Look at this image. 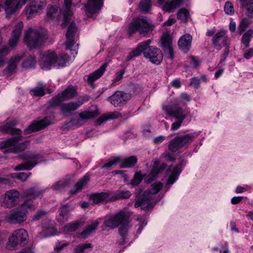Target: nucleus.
<instances>
[{
  "label": "nucleus",
  "mask_w": 253,
  "mask_h": 253,
  "mask_svg": "<svg viewBox=\"0 0 253 253\" xmlns=\"http://www.w3.org/2000/svg\"><path fill=\"white\" fill-rule=\"evenodd\" d=\"M16 125L14 122L9 121L4 125L0 126V131L4 133H10L16 136L12 137L5 140L0 141V149H3L13 146L19 141L22 140V130L17 128L13 127Z\"/></svg>",
  "instance_id": "20e7f679"
},
{
  "label": "nucleus",
  "mask_w": 253,
  "mask_h": 253,
  "mask_svg": "<svg viewBox=\"0 0 253 253\" xmlns=\"http://www.w3.org/2000/svg\"><path fill=\"white\" fill-rule=\"evenodd\" d=\"M151 42V40L149 39L139 43L134 49L129 53L126 57V60L129 61L133 57L140 56L144 50L148 49L151 46H150Z\"/></svg>",
  "instance_id": "412c9836"
},
{
  "label": "nucleus",
  "mask_w": 253,
  "mask_h": 253,
  "mask_svg": "<svg viewBox=\"0 0 253 253\" xmlns=\"http://www.w3.org/2000/svg\"><path fill=\"white\" fill-rule=\"evenodd\" d=\"M145 177L142 174L140 171H137L135 173L133 178L130 181V184L132 187H135L141 182L143 178H145Z\"/></svg>",
  "instance_id": "603ef678"
},
{
  "label": "nucleus",
  "mask_w": 253,
  "mask_h": 253,
  "mask_svg": "<svg viewBox=\"0 0 253 253\" xmlns=\"http://www.w3.org/2000/svg\"><path fill=\"white\" fill-rule=\"evenodd\" d=\"M151 0H141L138 5L139 11L143 13H148L151 10Z\"/></svg>",
  "instance_id": "ea45409f"
},
{
  "label": "nucleus",
  "mask_w": 253,
  "mask_h": 253,
  "mask_svg": "<svg viewBox=\"0 0 253 253\" xmlns=\"http://www.w3.org/2000/svg\"><path fill=\"white\" fill-rule=\"evenodd\" d=\"M23 24L22 22H18L14 27L11 37L9 40V45L11 48L14 47L19 41L21 35Z\"/></svg>",
  "instance_id": "a878e982"
},
{
  "label": "nucleus",
  "mask_w": 253,
  "mask_h": 253,
  "mask_svg": "<svg viewBox=\"0 0 253 253\" xmlns=\"http://www.w3.org/2000/svg\"><path fill=\"white\" fill-rule=\"evenodd\" d=\"M111 193V202H114L119 200L128 199L131 195V192L128 190L118 191L116 193L110 191Z\"/></svg>",
  "instance_id": "72a5a7b5"
},
{
  "label": "nucleus",
  "mask_w": 253,
  "mask_h": 253,
  "mask_svg": "<svg viewBox=\"0 0 253 253\" xmlns=\"http://www.w3.org/2000/svg\"><path fill=\"white\" fill-rule=\"evenodd\" d=\"M35 209L30 200H27L20 206L11 210L5 216V220L10 224H20L27 219L28 209L34 211Z\"/></svg>",
  "instance_id": "7ed1b4c3"
},
{
  "label": "nucleus",
  "mask_w": 253,
  "mask_h": 253,
  "mask_svg": "<svg viewBox=\"0 0 253 253\" xmlns=\"http://www.w3.org/2000/svg\"><path fill=\"white\" fill-rule=\"evenodd\" d=\"M103 4V0H88L85 5L86 10L88 12L87 16L91 17L93 14L98 13Z\"/></svg>",
  "instance_id": "393cba45"
},
{
  "label": "nucleus",
  "mask_w": 253,
  "mask_h": 253,
  "mask_svg": "<svg viewBox=\"0 0 253 253\" xmlns=\"http://www.w3.org/2000/svg\"><path fill=\"white\" fill-rule=\"evenodd\" d=\"M69 185V182L67 180L59 181L53 185L51 188L54 190H60Z\"/></svg>",
  "instance_id": "bf43d9fd"
},
{
  "label": "nucleus",
  "mask_w": 253,
  "mask_h": 253,
  "mask_svg": "<svg viewBox=\"0 0 253 253\" xmlns=\"http://www.w3.org/2000/svg\"><path fill=\"white\" fill-rule=\"evenodd\" d=\"M47 213L45 211L42 210H38L33 216V220L35 221L39 220L46 215Z\"/></svg>",
  "instance_id": "0e129e2a"
},
{
  "label": "nucleus",
  "mask_w": 253,
  "mask_h": 253,
  "mask_svg": "<svg viewBox=\"0 0 253 253\" xmlns=\"http://www.w3.org/2000/svg\"><path fill=\"white\" fill-rule=\"evenodd\" d=\"M2 2L3 8L7 15L14 14L21 8L18 0H0Z\"/></svg>",
  "instance_id": "b1692460"
},
{
  "label": "nucleus",
  "mask_w": 253,
  "mask_h": 253,
  "mask_svg": "<svg viewBox=\"0 0 253 253\" xmlns=\"http://www.w3.org/2000/svg\"><path fill=\"white\" fill-rule=\"evenodd\" d=\"M10 51L9 49L7 46L3 47L0 49V58L4 59L5 57L7 55Z\"/></svg>",
  "instance_id": "774afa93"
},
{
  "label": "nucleus",
  "mask_w": 253,
  "mask_h": 253,
  "mask_svg": "<svg viewBox=\"0 0 253 253\" xmlns=\"http://www.w3.org/2000/svg\"><path fill=\"white\" fill-rule=\"evenodd\" d=\"M192 36L189 34H185L181 37L178 42L179 49L184 53H187L191 46Z\"/></svg>",
  "instance_id": "cd10ccee"
},
{
  "label": "nucleus",
  "mask_w": 253,
  "mask_h": 253,
  "mask_svg": "<svg viewBox=\"0 0 253 253\" xmlns=\"http://www.w3.org/2000/svg\"><path fill=\"white\" fill-rule=\"evenodd\" d=\"M253 34V29H249L242 36V42L246 47L249 46V42Z\"/></svg>",
  "instance_id": "5fc2aeb1"
},
{
  "label": "nucleus",
  "mask_w": 253,
  "mask_h": 253,
  "mask_svg": "<svg viewBox=\"0 0 253 253\" xmlns=\"http://www.w3.org/2000/svg\"><path fill=\"white\" fill-rule=\"evenodd\" d=\"M14 145L15 144L9 147L10 148L5 150L3 152L5 154L9 153H18L25 150L27 148L26 142L21 143L15 146Z\"/></svg>",
  "instance_id": "a19ab883"
},
{
  "label": "nucleus",
  "mask_w": 253,
  "mask_h": 253,
  "mask_svg": "<svg viewBox=\"0 0 253 253\" xmlns=\"http://www.w3.org/2000/svg\"><path fill=\"white\" fill-rule=\"evenodd\" d=\"M129 223V217L127 216V222L126 224L121 223V227L119 228V232L120 236L122 237V241L121 244H124L125 242V238L127 235V227Z\"/></svg>",
  "instance_id": "37998d69"
},
{
  "label": "nucleus",
  "mask_w": 253,
  "mask_h": 253,
  "mask_svg": "<svg viewBox=\"0 0 253 253\" xmlns=\"http://www.w3.org/2000/svg\"><path fill=\"white\" fill-rule=\"evenodd\" d=\"M186 164V161L181 160L178 164L175 166L167 180L166 187L169 188L170 185L173 184L176 181L182 171V168L185 166Z\"/></svg>",
  "instance_id": "6ab92c4d"
},
{
  "label": "nucleus",
  "mask_w": 253,
  "mask_h": 253,
  "mask_svg": "<svg viewBox=\"0 0 253 253\" xmlns=\"http://www.w3.org/2000/svg\"><path fill=\"white\" fill-rule=\"evenodd\" d=\"M78 108L75 102L62 103L61 104V112L64 115L70 114Z\"/></svg>",
  "instance_id": "e433bc0d"
},
{
  "label": "nucleus",
  "mask_w": 253,
  "mask_h": 253,
  "mask_svg": "<svg viewBox=\"0 0 253 253\" xmlns=\"http://www.w3.org/2000/svg\"><path fill=\"white\" fill-rule=\"evenodd\" d=\"M72 4V0H64V5L66 9L63 12V21L61 26L64 28L70 22L72 15V12L70 9Z\"/></svg>",
  "instance_id": "2f4dec72"
},
{
  "label": "nucleus",
  "mask_w": 253,
  "mask_h": 253,
  "mask_svg": "<svg viewBox=\"0 0 253 253\" xmlns=\"http://www.w3.org/2000/svg\"><path fill=\"white\" fill-rule=\"evenodd\" d=\"M51 124V117L46 116L39 121L34 122L29 125L24 131L25 134L39 131L44 128Z\"/></svg>",
  "instance_id": "2eb2a0df"
},
{
  "label": "nucleus",
  "mask_w": 253,
  "mask_h": 253,
  "mask_svg": "<svg viewBox=\"0 0 253 253\" xmlns=\"http://www.w3.org/2000/svg\"><path fill=\"white\" fill-rule=\"evenodd\" d=\"M99 113L97 110L93 111L85 110L82 111L79 114L78 118H74L68 122L66 125L68 127L76 126L80 127L84 125L86 121L99 115Z\"/></svg>",
  "instance_id": "ddd939ff"
},
{
  "label": "nucleus",
  "mask_w": 253,
  "mask_h": 253,
  "mask_svg": "<svg viewBox=\"0 0 253 253\" xmlns=\"http://www.w3.org/2000/svg\"><path fill=\"white\" fill-rule=\"evenodd\" d=\"M167 114L169 116L174 117L177 120L172 123L171 130L178 129L181 126L183 121L185 119L186 115L184 114L183 109L178 105H174L171 106H167L165 109Z\"/></svg>",
  "instance_id": "9d476101"
},
{
  "label": "nucleus",
  "mask_w": 253,
  "mask_h": 253,
  "mask_svg": "<svg viewBox=\"0 0 253 253\" xmlns=\"http://www.w3.org/2000/svg\"><path fill=\"white\" fill-rule=\"evenodd\" d=\"M189 12L187 9L184 8L180 9L177 14V18L183 23H187Z\"/></svg>",
  "instance_id": "3c124183"
},
{
  "label": "nucleus",
  "mask_w": 253,
  "mask_h": 253,
  "mask_svg": "<svg viewBox=\"0 0 253 253\" xmlns=\"http://www.w3.org/2000/svg\"><path fill=\"white\" fill-rule=\"evenodd\" d=\"M36 60L33 56H30L27 59L22 63V66L24 68H29L34 67L36 64Z\"/></svg>",
  "instance_id": "13d9d810"
},
{
  "label": "nucleus",
  "mask_w": 253,
  "mask_h": 253,
  "mask_svg": "<svg viewBox=\"0 0 253 253\" xmlns=\"http://www.w3.org/2000/svg\"><path fill=\"white\" fill-rule=\"evenodd\" d=\"M90 175L86 173L75 184L74 188L70 190V193L74 195L80 192L84 186L90 180Z\"/></svg>",
  "instance_id": "7c9ffc66"
},
{
  "label": "nucleus",
  "mask_w": 253,
  "mask_h": 253,
  "mask_svg": "<svg viewBox=\"0 0 253 253\" xmlns=\"http://www.w3.org/2000/svg\"><path fill=\"white\" fill-rule=\"evenodd\" d=\"M171 166L168 167L164 163H161L159 161H156L154 162L151 171L145 176V181L148 183H151L164 171L168 175L171 171Z\"/></svg>",
  "instance_id": "1a4fd4ad"
},
{
  "label": "nucleus",
  "mask_w": 253,
  "mask_h": 253,
  "mask_svg": "<svg viewBox=\"0 0 253 253\" xmlns=\"http://www.w3.org/2000/svg\"><path fill=\"white\" fill-rule=\"evenodd\" d=\"M60 12L58 10V7L56 5L51 6L47 8V16L49 19H53L56 17L59 19L60 17Z\"/></svg>",
  "instance_id": "c03bdc74"
},
{
  "label": "nucleus",
  "mask_w": 253,
  "mask_h": 253,
  "mask_svg": "<svg viewBox=\"0 0 253 253\" xmlns=\"http://www.w3.org/2000/svg\"><path fill=\"white\" fill-rule=\"evenodd\" d=\"M121 160V157L117 156L111 158L108 162L105 163L101 168L103 169H109L111 167L117 164Z\"/></svg>",
  "instance_id": "4d7b16f0"
},
{
  "label": "nucleus",
  "mask_w": 253,
  "mask_h": 253,
  "mask_svg": "<svg viewBox=\"0 0 253 253\" xmlns=\"http://www.w3.org/2000/svg\"><path fill=\"white\" fill-rule=\"evenodd\" d=\"M107 63H104L98 69L88 75L87 81L92 84L96 80L99 79L103 75L107 66Z\"/></svg>",
  "instance_id": "f704fd0d"
},
{
  "label": "nucleus",
  "mask_w": 253,
  "mask_h": 253,
  "mask_svg": "<svg viewBox=\"0 0 253 253\" xmlns=\"http://www.w3.org/2000/svg\"><path fill=\"white\" fill-rule=\"evenodd\" d=\"M90 98V97L88 95L85 94L80 96L77 102H75V103L79 108L84 102L88 101Z\"/></svg>",
  "instance_id": "e2e57ef3"
},
{
  "label": "nucleus",
  "mask_w": 253,
  "mask_h": 253,
  "mask_svg": "<svg viewBox=\"0 0 253 253\" xmlns=\"http://www.w3.org/2000/svg\"><path fill=\"white\" fill-rule=\"evenodd\" d=\"M229 53V46H226V48L223 51V53L220 55V60L219 64L224 65V62L228 56Z\"/></svg>",
  "instance_id": "680f3d73"
},
{
  "label": "nucleus",
  "mask_w": 253,
  "mask_h": 253,
  "mask_svg": "<svg viewBox=\"0 0 253 253\" xmlns=\"http://www.w3.org/2000/svg\"><path fill=\"white\" fill-rule=\"evenodd\" d=\"M227 40L228 38L226 36L225 31H220L213 37L212 44L216 48L220 50L222 47L226 48V46H229L227 43Z\"/></svg>",
  "instance_id": "4be33fe9"
},
{
  "label": "nucleus",
  "mask_w": 253,
  "mask_h": 253,
  "mask_svg": "<svg viewBox=\"0 0 253 253\" xmlns=\"http://www.w3.org/2000/svg\"><path fill=\"white\" fill-rule=\"evenodd\" d=\"M45 40V36L42 32L31 28L28 29L24 38V41L30 50L40 47Z\"/></svg>",
  "instance_id": "0eeeda50"
},
{
  "label": "nucleus",
  "mask_w": 253,
  "mask_h": 253,
  "mask_svg": "<svg viewBox=\"0 0 253 253\" xmlns=\"http://www.w3.org/2000/svg\"><path fill=\"white\" fill-rule=\"evenodd\" d=\"M163 186V184L159 182L152 184L151 188L145 191H143L142 188L136 189L134 193V207L137 208L141 207V209L144 211L152 209L156 204V202L154 201L155 194L160 191Z\"/></svg>",
  "instance_id": "f257e3e1"
},
{
  "label": "nucleus",
  "mask_w": 253,
  "mask_h": 253,
  "mask_svg": "<svg viewBox=\"0 0 253 253\" xmlns=\"http://www.w3.org/2000/svg\"><path fill=\"white\" fill-rule=\"evenodd\" d=\"M111 192H100L95 193L90 195V199L93 201L95 204H99L100 203H111Z\"/></svg>",
  "instance_id": "bb28decb"
},
{
  "label": "nucleus",
  "mask_w": 253,
  "mask_h": 253,
  "mask_svg": "<svg viewBox=\"0 0 253 253\" xmlns=\"http://www.w3.org/2000/svg\"><path fill=\"white\" fill-rule=\"evenodd\" d=\"M98 224L99 223L97 221L92 222L90 225L87 226L86 228L81 233V235L83 238H86L96 229Z\"/></svg>",
  "instance_id": "864d4df0"
},
{
  "label": "nucleus",
  "mask_w": 253,
  "mask_h": 253,
  "mask_svg": "<svg viewBox=\"0 0 253 253\" xmlns=\"http://www.w3.org/2000/svg\"><path fill=\"white\" fill-rule=\"evenodd\" d=\"M45 0H34L26 9V13L28 15V18H30L35 14L40 13L45 7Z\"/></svg>",
  "instance_id": "a211bd4d"
},
{
  "label": "nucleus",
  "mask_w": 253,
  "mask_h": 253,
  "mask_svg": "<svg viewBox=\"0 0 253 253\" xmlns=\"http://www.w3.org/2000/svg\"><path fill=\"white\" fill-rule=\"evenodd\" d=\"M46 89L45 85L43 84H40V86L35 87V88L30 90V92L32 93L34 96L38 97H42L45 94V90Z\"/></svg>",
  "instance_id": "09e8293b"
},
{
  "label": "nucleus",
  "mask_w": 253,
  "mask_h": 253,
  "mask_svg": "<svg viewBox=\"0 0 253 253\" xmlns=\"http://www.w3.org/2000/svg\"><path fill=\"white\" fill-rule=\"evenodd\" d=\"M93 246L91 244L87 243L80 244L74 249V253H84L92 250Z\"/></svg>",
  "instance_id": "a18cd8bd"
},
{
  "label": "nucleus",
  "mask_w": 253,
  "mask_h": 253,
  "mask_svg": "<svg viewBox=\"0 0 253 253\" xmlns=\"http://www.w3.org/2000/svg\"><path fill=\"white\" fill-rule=\"evenodd\" d=\"M64 101L60 94H58L53 97L48 102V108H54L58 106H61V103Z\"/></svg>",
  "instance_id": "de8ad7c7"
},
{
  "label": "nucleus",
  "mask_w": 253,
  "mask_h": 253,
  "mask_svg": "<svg viewBox=\"0 0 253 253\" xmlns=\"http://www.w3.org/2000/svg\"><path fill=\"white\" fill-rule=\"evenodd\" d=\"M224 11L227 14L231 15L234 13L233 6L230 1H226L224 5Z\"/></svg>",
  "instance_id": "69168bd1"
},
{
  "label": "nucleus",
  "mask_w": 253,
  "mask_h": 253,
  "mask_svg": "<svg viewBox=\"0 0 253 253\" xmlns=\"http://www.w3.org/2000/svg\"><path fill=\"white\" fill-rule=\"evenodd\" d=\"M245 15L250 19L253 18V0H248L244 4H240Z\"/></svg>",
  "instance_id": "c9c22d12"
},
{
  "label": "nucleus",
  "mask_w": 253,
  "mask_h": 253,
  "mask_svg": "<svg viewBox=\"0 0 253 253\" xmlns=\"http://www.w3.org/2000/svg\"><path fill=\"white\" fill-rule=\"evenodd\" d=\"M197 136L198 134L195 132L177 136L169 141L168 148L170 151L175 152L191 143Z\"/></svg>",
  "instance_id": "6e6552de"
},
{
  "label": "nucleus",
  "mask_w": 253,
  "mask_h": 253,
  "mask_svg": "<svg viewBox=\"0 0 253 253\" xmlns=\"http://www.w3.org/2000/svg\"><path fill=\"white\" fill-rule=\"evenodd\" d=\"M19 198V193L16 190H10L7 191L2 201V206L6 208H10L16 206Z\"/></svg>",
  "instance_id": "dca6fc26"
},
{
  "label": "nucleus",
  "mask_w": 253,
  "mask_h": 253,
  "mask_svg": "<svg viewBox=\"0 0 253 253\" xmlns=\"http://www.w3.org/2000/svg\"><path fill=\"white\" fill-rule=\"evenodd\" d=\"M161 46L166 54H168V58L172 60L174 52L172 47V39L169 35H165L161 38Z\"/></svg>",
  "instance_id": "5701e85b"
},
{
  "label": "nucleus",
  "mask_w": 253,
  "mask_h": 253,
  "mask_svg": "<svg viewBox=\"0 0 253 253\" xmlns=\"http://www.w3.org/2000/svg\"><path fill=\"white\" fill-rule=\"evenodd\" d=\"M28 237L27 232L24 229L15 230L9 238L7 248L8 250L14 249L19 244L24 246L27 243Z\"/></svg>",
  "instance_id": "9b49d317"
},
{
  "label": "nucleus",
  "mask_w": 253,
  "mask_h": 253,
  "mask_svg": "<svg viewBox=\"0 0 253 253\" xmlns=\"http://www.w3.org/2000/svg\"><path fill=\"white\" fill-rule=\"evenodd\" d=\"M60 94L64 101L72 99L77 95V87L70 85Z\"/></svg>",
  "instance_id": "473e14b6"
},
{
  "label": "nucleus",
  "mask_w": 253,
  "mask_h": 253,
  "mask_svg": "<svg viewBox=\"0 0 253 253\" xmlns=\"http://www.w3.org/2000/svg\"><path fill=\"white\" fill-rule=\"evenodd\" d=\"M19 157L21 159L28 161L17 166L14 168L16 171L32 169L38 163L44 161L42 155L32 153L29 151L19 155Z\"/></svg>",
  "instance_id": "423d86ee"
},
{
  "label": "nucleus",
  "mask_w": 253,
  "mask_h": 253,
  "mask_svg": "<svg viewBox=\"0 0 253 253\" xmlns=\"http://www.w3.org/2000/svg\"><path fill=\"white\" fill-rule=\"evenodd\" d=\"M74 208L75 206L70 203L62 205L59 210V215L57 216L58 221L60 222H64L67 220L69 212L74 210Z\"/></svg>",
  "instance_id": "c85d7f7f"
},
{
  "label": "nucleus",
  "mask_w": 253,
  "mask_h": 253,
  "mask_svg": "<svg viewBox=\"0 0 253 253\" xmlns=\"http://www.w3.org/2000/svg\"><path fill=\"white\" fill-rule=\"evenodd\" d=\"M80 226V223L78 221L68 223L64 226V230L69 232H74L79 228Z\"/></svg>",
  "instance_id": "6e6d98bb"
},
{
  "label": "nucleus",
  "mask_w": 253,
  "mask_h": 253,
  "mask_svg": "<svg viewBox=\"0 0 253 253\" xmlns=\"http://www.w3.org/2000/svg\"><path fill=\"white\" fill-rule=\"evenodd\" d=\"M152 30L153 26L148 22L146 17L142 15L139 16L133 21L131 22L128 29L130 36L138 31L140 32V36L144 37Z\"/></svg>",
  "instance_id": "39448f33"
},
{
  "label": "nucleus",
  "mask_w": 253,
  "mask_h": 253,
  "mask_svg": "<svg viewBox=\"0 0 253 253\" xmlns=\"http://www.w3.org/2000/svg\"><path fill=\"white\" fill-rule=\"evenodd\" d=\"M127 216L125 212L122 211L116 214L107 215L105 217L103 225L110 229H114L121 223L126 224Z\"/></svg>",
  "instance_id": "f8f14e48"
},
{
  "label": "nucleus",
  "mask_w": 253,
  "mask_h": 253,
  "mask_svg": "<svg viewBox=\"0 0 253 253\" xmlns=\"http://www.w3.org/2000/svg\"><path fill=\"white\" fill-rule=\"evenodd\" d=\"M31 174V172L26 173V172H19L18 173H14L13 175H14L12 176L13 178H16L17 179H20L23 181H25L27 178Z\"/></svg>",
  "instance_id": "052dcab7"
},
{
  "label": "nucleus",
  "mask_w": 253,
  "mask_h": 253,
  "mask_svg": "<svg viewBox=\"0 0 253 253\" xmlns=\"http://www.w3.org/2000/svg\"><path fill=\"white\" fill-rule=\"evenodd\" d=\"M248 17H244L241 21L238 28V32L240 35H241L251 24L252 21Z\"/></svg>",
  "instance_id": "49530a36"
},
{
  "label": "nucleus",
  "mask_w": 253,
  "mask_h": 253,
  "mask_svg": "<svg viewBox=\"0 0 253 253\" xmlns=\"http://www.w3.org/2000/svg\"><path fill=\"white\" fill-rule=\"evenodd\" d=\"M118 113H111L109 114H104L99 117L95 121V125H100L104 122L111 119L117 118Z\"/></svg>",
  "instance_id": "79ce46f5"
},
{
  "label": "nucleus",
  "mask_w": 253,
  "mask_h": 253,
  "mask_svg": "<svg viewBox=\"0 0 253 253\" xmlns=\"http://www.w3.org/2000/svg\"><path fill=\"white\" fill-rule=\"evenodd\" d=\"M144 57L148 59L152 63L159 65L163 61V54L162 51L155 46H151L148 49L142 51Z\"/></svg>",
  "instance_id": "4468645a"
},
{
  "label": "nucleus",
  "mask_w": 253,
  "mask_h": 253,
  "mask_svg": "<svg viewBox=\"0 0 253 253\" xmlns=\"http://www.w3.org/2000/svg\"><path fill=\"white\" fill-rule=\"evenodd\" d=\"M22 56L17 55L11 58L9 60L7 67L3 71V73L7 76L11 75L15 71L17 66V64L22 58Z\"/></svg>",
  "instance_id": "c756f323"
},
{
  "label": "nucleus",
  "mask_w": 253,
  "mask_h": 253,
  "mask_svg": "<svg viewBox=\"0 0 253 253\" xmlns=\"http://www.w3.org/2000/svg\"><path fill=\"white\" fill-rule=\"evenodd\" d=\"M128 96L126 93L118 90L109 96L107 100L115 107L121 106L126 103L129 99Z\"/></svg>",
  "instance_id": "f3484780"
},
{
  "label": "nucleus",
  "mask_w": 253,
  "mask_h": 253,
  "mask_svg": "<svg viewBox=\"0 0 253 253\" xmlns=\"http://www.w3.org/2000/svg\"><path fill=\"white\" fill-rule=\"evenodd\" d=\"M69 59L65 53L57 55L55 51L47 50L43 53L39 62L42 69L49 70L51 67L59 68L66 66Z\"/></svg>",
  "instance_id": "f03ea898"
},
{
  "label": "nucleus",
  "mask_w": 253,
  "mask_h": 253,
  "mask_svg": "<svg viewBox=\"0 0 253 253\" xmlns=\"http://www.w3.org/2000/svg\"><path fill=\"white\" fill-rule=\"evenodd\" d=\"M44 192L43 190H39L36 187H31L25 191V194L29 197L33 199L38 197Z\"/></svg>",
  "instance_id": "8fccbe9b"
},
{
  "label": "nucleus",
  "mask_w": 253,
  "mask_h": 253,
  "mask_svg": "<svg viewBox=\"0 0 253 253\" xmlns=\"http://www.w3.org/2000/svg\"><path fill=\"white\" fill-rule=\"evenodd\" d=\"M184 0H172L169 2L167 1L165 3L163 6V10L167 12H170L172 9H176V8L183 4Z\"/></svg>",
  "instance_id": "58836bf2"
},
{
  "label": "nucleus",
  "mask_w": 253,
  "mask_h": 253,
  "mask_svg": "<svg viewBox=\"0 0 253 253\" xmlns=\"http://www.w3.org/2000/svg\"><path fill=\"white\" fill-rule=\"evenodd\" d=\"M77 27L74 22H72L67 31L66 37V41L65 42L66 49L71 50L73 45L75 43V37L77 32Z\"/></svg>",
  "instance_id": "aec40b11"
},
{
  "label": "nucleus",
  "mask_w": 253,
  "mask_h": 253,
  "mask_svg": "<svg viewBox=\"0 0 253 253\" xmlns=\"http://www.w3.org/2000/svg\"><path fill=\"white\" fill-rule=\"evenodd\" d=\"M201 79H199L198 78L194 77L191 79L190 85H192L195 88L198 89L200 87V82Z\"/></svg>",
  "instance_id": "338daca9"
},
{
  "label": "nucleus",
  "mask_w": 253,
  "mask_h": 253,
  "mask_svg": "<svg viewBox=\"0 0 253 253\" xmlns=\"http://www.w3.org/2000/svg\"><path fill=\"white\" fill-rule=\"evenodd\" d=\"M137 159L135 156H131L127 158L122 159L120 162L121 164L120 167L121 168H129L133 167L137 163Z\"/></svg>",
  "instance_id": "4c0bfd02"
}]
</instances>
